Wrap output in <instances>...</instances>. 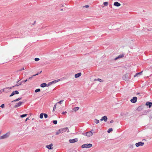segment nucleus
Returning a JSON list of instances; mask_svg holds the SVG:
<instances>
[{
	"label": "nucleus",
	"mask_w": 152,
	"mask_h": 152,
	"mask_svg": "<svg viewBox=\"0 0 152 152\" xmlns=\"http://www.w3.org/2000/svg\"><path fill=\"white\" fill-rule=\"evenodd\" d=\"M92 144H84L82 146V148H89L92 146Z\"/></svg>",
	"instance_id": "obj_1"
},
{
	"label": "nucleus",
	"mask_w": 152,
	"mask_h": 152,
	"mask_svg": "<svg viewBox=\"0 0 152 152\" xmlns=\"http://www.w3.org/2000/svg\"><path fill=\"white\" fill-rule=\"evenodd\" d=\"M83 134L87 137H90L93 135V133L91 132H89L86 133H83Z\"/></svg>",
	"instance_id": "obj_2"
},
{
	"label": "nucleus",
	"mask_w": 152,
	"mask_h": 152,
	"mask_svg": "<svg viewBox=\"0 0 152 152\" xmlns=\"http://www.w3.org/2000/svg\"><path fill=\"white\" fill-rule=\"evenodd\" d=\"M9 133H7L3 136H1L0 137V140L4 139L7 138L9 136Z\"/></svg>",
	"instance_id": "obj_3"
},
{
	"label": "nucleus",
	"mask_w": 152,
	"mask_h": 152,
	"mask_svg": "<svg viewBox=\"0 0 152 152\" xmlns=\"http://www.w3.org/2000/svg\"><path fill=\"white\" fill-rule=\"evenodd\" d=\"M12 87H9L5 88L3 89V91L5 92H8L10 89H12Z\"/></svg>",
	"instance_id": "obj_4"
},
{
	"label": "nucleus",
	"mask_w": 152,
	"mask_h": 152,
	"mask_svg": "<svg viewBox=\"0 0 152 152\" xmlns=\"http://www.w3.org/2000/svg\"><path fill=\"white\" fill-rule=\"evenodd\" d=\"M144 144V143L142 142H139L138 143H136L135 144V145L136 147H139L140 146H143Z\"/></svg>",
	"instance_id": "obj_5"
},
{
	"label": "nucleus",
	"mask_w": 152,
	"mask_h": 152,
	"mask_svg": "<svg viewBox=\"0 0 152 152\" xmlns=\"http://www.w3.org/2000/svg\"><path fill=\"white\" fill-rule=\"evenodd\" d=\"M19 93V92L17 91H13L11 95L10 96V97H11L14 95L15 94H18Z\"/></svg>",
	"instance_id": "obj_6"
},
{
	"label": "nucleus",
	"mask_w": 152,
	"mask_h": 152,
	"mask_svg": "<svg viewBox=\"0 0 152 152\" xmlns=\"http://www.w3.org/2000/svg\"><path fill=\"white\" fill-rule=\"evenodd\" d=\"M67 128H65L63 129H59L61 133H63L64 132H66L67 129Z\"/></svg>",
	"instance_id": "obj_7"
},
{
	"label": "nucleus",
	"mask_w": 152,
	"mask_h": 152,
	"mask_svg": "<svg viewBox=\"0 0 152 152\" xmlns=\"http://www.w3.org/2000/svg\"><path fill=\"white\" fill-rule=\"evenodd\" d=\"M78 140L77 138H75L73 139L70 140L69 142L70 143H73L77 142Z\"/></svg>",
	"instance_id": "obj_8"
},
{
	"label": "nucleus",
	"mask_w": 152,
	"mask_h": 152,
	"mask_svg": "<svg viewBox=\"0 0 152 152\" xmlns=\"http://www.w3.org/2000/svg\"><path fill=\"white\" fill-rule=\"evenodd\" d=\"M137 97H134L133 98V99L130 100L131 102L134 103L137 102Z\"/></svg>",
	"instance_id": "obj_9"
},
{
	"label": "nucleus",
	"mask_w": 152,
	"mask_h": 152,
	"mask_svg": "<svg viewBox=\"0 0 152 152\" xmlns=\"http://www.w3.org/2000/svg\"><path fill=\"white\" fill-rule=\"evenodd\" d=\"M107 117L106 116H104L102 118L100 119V121H102L103 120H104V121L106 122L107 121Z\"/></svg>",
	"instance_id": "obj_10"
},
{
	"label": "nucleus",
	"mask_w": 152,
	"mask_h": 152,
	"mask_svg": "<svg viewBox=\"0 0 152 152\" xmlns=\"http://www.w3.org/2000/svg\"><path fill=\"white\" fill-rule=\"evenodd\" d=\"M23 103V102H20L16 104L14 107L16 108L18 107L22 104Z\"/></svg>",
	"instance_id": "obj_11"
},
{
	"label": "nucleus",
	"mask_w": 152,
	"mask_h": 152,
	"mask_svg": "<svg viewBox=\"0 0 152 152\" xmlns=\"http://www.w3.org/2000/svg\"><path fill=\"white\" fill-rule=\"evenodd\" d=\"M50 84H49L48 85L47 84L45 83H42L40 85V86L41 87L44 88L45 87V86H48L50 85Z\"/></svg>",
	"instance_id": "obj_12"
},
{
	"label": "nucleus",
	"mask_w": 152,
	"mask_h": 152,
	"mask_svg": "<svg viewBox=\"0 0 152 152\" xmlns=\"http://www.w3.org/2000/svg\"><path fill=\"white\" fill-rule=\"evenodd\" d=\"M146 105L147 106H149V107L150 108L152 106V103L150 102H147L146 103Z\"/></svg>",
	"instance_id": "obj_13"
},
{
	"label": "nucleus",
	"mask_w": 152,
	"mask_h": 152,
	"mask_svg": "<svg viewBox=\"0 0 152 152\" xmlns=\"http://www.w3.org/2000/svg\"><path fill=\"white\" fill-rule=\"evenodd\" d=\"M81 75V72H79L77 74H76L75 75V77L76 78L80 76Z\"/></svg>",
	"instance_id": "obj_14"
},
{
	"label": "nucleus",
	"mask_w": 152,
	"mask_h": 152,
	"mask_svg": "<svg viewBox=\"0 0 152 152\" xmlns=\"http://www.w3.org/2000/svg\"><path fill=\"white\" fill-rule=\"evenodd\" d=\"M124 54H121L119 55L118 57L116 58L115 59V60H116L118 58H123L124 56Z\"/></svg>",
	"instance_id": "obj_15"
},
{
	"label": "nucleus",
	"mask_w": 152,
	"mask_h": 152,
	"mask_svg": "<svg viewBox=\"0 0 152 152\" xmlns=\"http://www.w3.org/2000/svg\"><path fill=\"white\" fill-rule=\"evenodd\" d=\"M79 108V107H75L74 108H73L72 110V112H75L77 111L78 110Z\"/></svg>",
	"instance_id": "obj_16"
},
{
	"label": "nucleus",
	"mask_w": 152,
	"mask_h": 152,
	"mask_svg": "<svg viewBox=\"0 0 152 152\" xmlns=\"http://www.w3.org/2000/svg\"><path fill=\"white\" fill-rule=\"evenodd\" d=\"M114 5L117 7H119L121 6V4L118 2H115L114 4Z\"/></svg>",
	"instance_id": "obj_17"
},
{
	"label": "nucleus",
	"mask_w": 152,
	"mask_h": 152,
	"mask_svg": "<svg viewBox=\"0 0 152 152\" xmlns=\"http://www.w3.org/2000/svg\"><path fill=\"white\" fill-rule=\"evenodd\" d=\"M60 80V79L56 80H55L53 81L50 83H49L51 84L52 83H56L59 81Z\"/></svg>",
	"instance_id": "obj_18"
},
{
	"label": "nucleus",
	"mask_w": 152,
	"mask_h": 152,
	"mask_svg": "<svg viewBox=\"0 0 152 152\" xmlns=\"http://www.w3.org/2000/svg\"><path fill=\"white\" fill-rule=\"evenodd\" d=\"M94 81H98L101 82H103V80L100 78L95 79L94 80Z\"/></svg>",
	"instance_id": "obj_19"
},
{
	"label": "nucleus",
	"mask_w": 152,
	"mask_h": 152,
	"mask_svg": "<svg viewBox=\"0 0 152 152\" xmlns=\"http://www.w3.org/2000/svg\"><path fill=\"white\" fill-rule=\"evenodd\" d=\"M53 145L52 144H51L48 145H47L46 147L47 148L49 149H52L51 147Z\"/></svg>",
	"instance_id": "obj_20"
},
{
	"label": "nucleus",
	"mask_w": 152,
	"mask_h": 152,
	"mask_svg": "<svg viewBox=\"0 0 152 152\" xmlns=\"http://www.w3.org/2000/svg\"><path fill=\"white\" fill-rule=\"evenodd\" d=\"M142 72H140L139 73H136L134 75V77H135L136 76H138V75H141L142 74Z\"/></svg>",
	"instance_id": "obj_21"
},
{
	"label": "nucleus",
	"mask_w": 152,
	"mask_h": 152,
	"mask_svg": "<svg viewBox=\"0 0 152 152\" xmlns=\"http://www.w3.org/2000/svg\"><path fill=\"white\" fill-rule=\"evenodd\" d=\"M39 74V73H37L36 74L34 75H32V76L29 77V78L28 79V80H31L32 79L33 77L36 76L37 75H38Z\"/></svg>",
	"instance_id": "obj_22"
},
{
	"label": "nucleus",
	"mask_w": 152,
	"mask_h": 152,
	"mask_svg": "<svg viewBox=\"0 0 152 152\" xmlns=\"http://www.w3.org/2000/svg\"><path fill=\"white\" fill-rule=\"evenodd\" d=\"M21 98H19L17 99H16L15 100H14V101H12V102H17L18 101H19V100H20L21 99Z\"/></svg>",
	"instance_id": "obj_23"
},
{
	"label": "nucleus",
	"mask_w": 152,
	"mask_h": 152,
	"mask_svg": "<svg viewBox=\"0 0 152 152\" xmlns=\"http://www.w3.org/2000/svg\"><path fill=\"white\" fill-rule=\"evenodd\" d=\"M113 130V129L112 128H110L108 129L107 131V132L108 133H110L111 132H112Z\"/></svg>",
	"instance_id": "obj_24"
},
{
	"label": "nucleus",
	"mask_w": 152,
	"mask_h": 152,
	"mask_svg": "<svg viewBox=\"0 0 152 152\" xmlns=\"http://www.w3.org/2000/svg\"><path fill=\"white\" fill-rule=\"evenodd\" d=\"M27 114H23V115H21L20 116V117L21 118H23L24 117L26 116H27Z\"/></svg>",
	"instance_id": "obj_25"
},
{
	"label": "nucleus",
	"mask_w": 152,
	"mask_h": 152,
	"mask_svg": "<svg viewBox=\"0 0 152 152\" xmlns=\"http://www.w3.org/2000/svg\"><path fill=\"white\" fill-rule=\"evenodd\" d=\"M44 115V114L43 113H41L40 115H39V118H41V119H42L43 118V115Z\"/></svg>",
	"instance_id": "obj_26"
},
{
	"label": "nucleus",
	"mask_w": 152,
	"mask_h": 152,
	"mask_svg": "<svg viewBox=\"0 0 152 152\" xmlns=\"http://www.w3.org/2000/svg\"><path fill=\"white\" fill-rule=\"evenodd\" d=\"M94 122L96 124H97L99 123V120L96 119L94 120Z\"/></svg>",
	"instance_id": "obj_27"
},
{
	"label": "nucleus",
	"mask_w": 152,
	"mask_h": 152,
	"mask_svg": "<svg viewBox=\"0 0 152 152\" xmlns=\"http://www.w3.org/2000/svg\"><path fill=\"white\" fill-rule=\"evenodd\" d=\"M126 75H125L123 76V79L125 80H127V78L126 77Z\"/></svg>",
	"instance_id": "obj_28"
},
{
	"label": "nucleus",
	"mask_w": 152,
	"mask_h": 152,
	"mask_svg": "<svg viewBox=\"0 0 152 152\" xmlns=\"http://www.w3.org/2000/svg\"><path fill=\"white\" fill-rule=\"evenodd\" d=\"M60 133H61V132L60 131V130L59 129L58 131H57L56 132V135H58Z\"/></svg>",
	"instance_id": "obj_29"
},
{
	"label": "nucleus",
	"mask_w": 152,
	"mask_h": 152,
	"mask_svg": "<svg viewBox=\"0 0 152 152\" xmlns=\"http://www.w3.org/2000/svg\"><path fill=\"white\" fill-rule=\"evenodd\" d=\"M103 4L105 6H107L108 5V3L107 2H104Z\"/></svg>",
	"instance_id": "obj_30"
},
{
	"label": "nucleus",
	"mask_w": 152,
	"mask_h": 152,
	"mask_svg": "<svg viewBox=\"0 0 152 152\" xmlns=\"http://www.w3.org/2000/svg\"><path fill=\"white\" fill-rule=\"evenodd\" d=\"M40 91V89L39 88L36 89L35 91V92L36 93L39 92Z\"/></svg>",
	"instance_id": "obj_31"
},
{
	"label": "nucleus",
	"mask_w": 152,
	"mask_h": 152,
	"mask_svg": "<svg viewBox=\"0 0 152 152\" xmlns=\"http://www.w3.org/2000/svg\"><path fill=\"white\" fill-rule=\"evenodd\" d=\"M56 105H57V104H56L54 105V107H53V111H55V110H56Z\"/></svg>",
	"instance_id": "obj_32"
},
{
	"label": "nucleus",
	"mask_w": 152,
	"mask_h": 152,
	"mask_svg": "<svg viewBox=\"0 0 152 152\" xmlns=\"http://www.w3.org/2000/svg\"><path fill=\"white\" fill-rule=\"evenodd\" d=\"M142 109V107L141 106V107H138L137 109V110H138V111H140V110L141 109Z\"/></svg>",
	"instance_id": "obj_33"
},
{
	"label": "nucleus",
	"mask_w": 152,
	"mask_h": 152,
	"mask_svg": "<svg viewBox=\"0 0 152 152\" xmlns=\"http://www.w3.org/2000/svg\"><path fill=\"white\" fill-rule=\"evenodd\" d=\"M44 115L45 118H46L48 117V115L46 114L45 113L44 114Z\"/></svg>",
	"instance_id": "obj_34"
},
{
	"label": "nucleus",
	"mask_w": 152,
	"mask_h": 152,
	"mask_svg": "<svg viewBox=\"0 0 152 152\" xmlns=\"http://www.w3.org/2000/svg\"><path fill=\"white\" fill-rule=\"evenodd\" d=\"M35 61H37L39 60V59L38 58H36L34 59Z\"/></svg>",
	"instance_id": "obj_35"
},
{
	"label": "nucleus",
	"mask_w": 152,
	"mask_h": 152,
	"mask_svg": "<svg viewBox=\"0 0 152 152\" xmlns=\"http://www.w3.org/2000/svg\"><path fill=\"white\" fill-rule=\"evenodd\" d=\"M57 121L56 120L54 121H53V123L55 124H57Z\"/></svg>",
	"instance_id": "obj_36"
},
{
	"label": "nucleus",
	"mask_w": 152,
	"mask_h": 152,
	"mask_svg": "<svg viewBox=\"0 0 152 152\" xmlns=\"http://www.w3.org/2000/svg\"><path fill=\"white\" fill-rule=\"evenodd\" d=\"M0 107H2V108H4V104H2L1 105V106H0Z\"/></svg>",
	"instance_id": "obj_37"
},
{
	"label": "nucleus",
	"mask_w": 152,
	"mask_h": 152,
	"mask_svg": "<svg viewBox=\"0 0 152 152\" xmlns=\"http://www.w3.org/2000/svg\"><path fill=\"white\" fill-rule=\"evenodd\" d=\"M63 101H62V100L60 101H59V102H57L56 104H57V103L61 104V102Z\"/></svg>",
	"instance_id": "obj_38"
},
{
	"label": "nucleus",
	"mask_w": 152,
	"mask_h": 152,
	"mask_svg": "<svg viewBox=\"0 0 152 152\" xmlns=\"http://www.w3.org/2000/svg\"><path fill=\"white\" fill-rule=\"evenodd\" d=\"M21 83H22V82L20 83L19 84V85H18V84H16L15 85V86H18L19 85H21Z\"/></svg>",
	"instance_id": "obj_39"
},
{
	"label": "nucleus",
	"mask_w": 152,
	"mask_h": 152,
	"mask_svg": "<svg viewBox=\"0 0 152 152\" xmlns=\"http://www.w3.org/2000/svg\"><path fill=\"white\" fill-rule=\"evenodd\" d=\"M24 69H24V67H23V68H22V69H20L19 70V71H22V70H24Z\"/></svg>",
	"instance_id": "obj_40"
},
{
	"label": "nucleus",
	"mask_w": 152,
	"mask_h": 152,
	"mask_svg": "<svg viewBox=\"0 0 152 152\" xmlns=\"http://www.w3.org/2000/svg\"><path fill=\"white\" fill-rule=\"evenodd\" d=\"M28 79H26V80H24V81H22V82H27V81H28Z\"/></svg>",
	"instance_id": "obj_41"
},
{
	"label": "nucleus",
	"mask_w": 152,
	"mask_h": 152,
	"mask_svg": "<svg viewBox=\"0 0 152 152\" xmlns=\"http://www.w3.org/2000/svg\"><path fill=\"white\" fill-rule=\"evenodd\" d=\"M66 113V112H63L62 113V114H65Z\"/></svg>",
	"instance_id": "obj_42"
},
{
	"label": "nucleus",
	"mask_w": 152,
	"mask_h": 152,
	"mask_svg": "<svg viewBox=\"0 0 152 152\" xmlns=\"http://www.w3.org/2000/svg\"><path fill=\"white\" fill-rule=\"evenodd\" d=\"M85 7H86V8H88L89 7V6L88 5H86L85 6Z\"/></svg>",
	"instance_id": "obj_43"
},
{
	"label": "nucleus",
	"mask_w": 152,
	"mask_h": 152,
	"mask_svg": "<svg viewBox=\"0 0 152 152\" xmlns=\"http://www.w3.org/2000/svg\"><path fill=\"white\" fill-rule=\"evenodd\" d=\"M28 120H29V119L28 118H26V120H25V121H27Z\"/></svg>",
	"instance_id": "obj_44"
},
{
	"label": "nucleus",
	"mask_w": 152,
	"mask_h": 152,
	"mask_svg": "<svg viewBox=\"0 0 152 152\" xmlns=\"http://www.w3.org/2000/svg\"><path fill=\"white\" fill-rule=\"evenodd\" d=\"M110 123H112L113 122V120H111L110 121Z\"/></svg>",
	"instance_id": "obj_45"
},
{
	"label": "nucleus",
	"mask_w": 152,
	"mask_h": 152,
	"mask_svg": "<svg viewBox=\"0 0 152 152\" xmlns=\"http://www.w3.org/2000/svg\"><path fill=\"white\" fill-rule=\"evenodd\" d=\"M41 72H42V71H41L40 72V73H41Z\"/></svg>",
	"instance_id": "obj_46"
}]
</instances>
